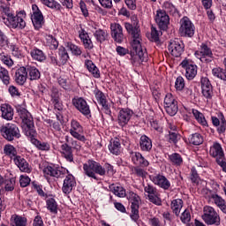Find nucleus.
Returning <instances> with one entry per match:
<instances>
[{
    "label": "nucleus",
    "instance_id": "e433bc0d",
    "mask_svg": "<svg viewBox=\"0 0 226 226\" xmlns=\"http://www.w3.org/2000/svg\"><path fill=\"white\" fill-rule=\"evenodd\" d=\"M61 150L62 154H64L67 162H73V151L72 150V147H70L67 143H64L61 146Z\"/></svg>",
    "mask_w": 226,
    "mask_h": 226
},
{
    "label": "nucleus",
    "instance_id": "4468645a",
    "mask_svg": "<svg viewBox=\"0 0 226 226\" xmlns=\"http://www.w3.org/2000/svg\"><path fill=\"white\" fill-rule=\"evenodd\" d=\"M195 56L201 63H211L213 61V51L206 44L201 45L200 51H196Z\"/></svg>",
    "mask_w": 226,
    "mask_h": 226
},
{
    "label": "nucleus",
    "instance_id": "de8ad7c7",
    "mask_svg": "<svg viewBox=\"0 0 226 226\" xmlns=\"http://www.w3.org/2000/svg\"><path fill=\"white\" fill-rule=\"evenodd\" d=\"M0 80L5 86H9L10 84V72L4 67H0Z\"/></svg>",
    "mask_w": 226,
    "mask_h": 226
},
{
    "label": "nucleus",
    "instance_id": "f3484780",
    "mask_svg": "<svg viewBox=\"0 0 226 226\" xmlns=\"http://www.w3.org/2000/svg\"><path fill=\"white\" fill-rule=\"evenodd\" d=\"M33 10V16H32V22L35 27V29H40L41 26H43V14L41 13V11L38 8V5L33 4L32 5Z\"/></svg>",
    "mask_w": 226,
    "mask_h": 226
},
{
    "label": "nucleus",
    "instance_id": "c03bdc74",
    "mask_svg": "<svg viewBox=\"0 0 226 226\" xmlns=\"http://www.w3.org/2000/svg\"><path fill=\"white\" fill-rule=\"evenodd\" d=\"M94 36L99 43H103L109 38V34L107 30L98 29L94 32Z\"/></svg>",
    "mask_w": 226,
    "mask_h": 226
},
{
    "label": "nucleus",
    "instance_id": "473e14b6",
    "mask_svg": "<svg viewBox=\"0 0 226 226\" xmlns=\"http://www.w3.org/2000/svg\"><path fill=\"white\" fill-rule=\"evenodd\" d=\"M212 123H213L214 126H219L217 128L218 133H225V130H226L225 117L222 116L221 124H220V119H218V117H212Z\"/></svg>",
    "mask_w": 226,
    "mask_h": 226
},
{
    "label": "nucleus",
    "instance_id": "4d7b16f0",
    "mask_svg": "<svg viewBox=\"0 0 226 226\" xmlns=\"http://www.w3.org/2000/svg\"><path fill=\"white\" fill-rule=\"evenodd\" d=\"M67 49L71 50L73 56H80L82 54V49L73 43H67Z\"/></svg>",
    "mask_w": 226,
    "mask_h": 226
},
{
    "label": "nucleus",
    "instance_id": "4be33fe9",
    "mask_svg": "<svg viewBox=\"0 0 226 226\" xmlns=\"http://www.w3.org/2000/svg\"><path fill=\"white\" fill-rule=\"evenodd\" d=\"M200 82L203 96L205 98H211V94H213V85H211V81L207 78H201Z\"/></svg>",
    "mask_w": 226,
    "mask_h": 226
},
{
    "label": "nucleus",
    "instance_id": "c756f323",
    "mask_svg": "<svg viewBox=\"0 0 226 226\" xmlns=\"http://www.w3.org/2000/svg\"><path fill=\"white\" fill-rule=\"evenodd\" d=\"M79 38L83 42L85 49H87L88 50L93 49V41H91V38L86 30L81 29V31H79Z\"/></svg>",
    "mask_w": 226,
    "mask_h": 226
},
{
    "label": "nucleus",
    "instance_id": "7ed1b4c3",
    "mask_svg": "<svg viewBox=\"0 0 226 226\" xmlns=\"http://www.w3.org/2000/svg\"><path fill=\"white\" fill-rule=\"evenodd\" d=\"M83 170L85 176H87V177H92V179H94L95 181H98L99 176H105V168L100 164V162H96L93 160H88L87 162L83 164Z\"/></svg>",
    "mask_w": 226,
    "mask_h": 226
},
{
    "label": "nucleus",
    "instance_id": "8fccbe9b",
    "mask_svg": "<svg viewBox=\"0 0 226 226\" xmlns=\"http://www.w3.org/2000/svg\"><path fill=\"white\" fill-rule=\"evenodd\" d=\"M189 142L190 144H193V146H200L204 142V139L200 133H194L189 138Z\"/></svg>",
    "mask_w": 226,
    "mask_h": 226
},
{
    "label": "nucleus",
    "instance_id": "052dcab7",
    "mask_svg": "<svg viewBox=\"0 0 226 226\" xmlns=\"http://www.w3.org/2000/svg\"><path fill=\"white\" fill-rule=\"evenodd\" d=\"M8 37L0 30V48L6 49V47H8Z\"/></svg>",
    "mask_w": 226,
    "mask_h": 226
},
{
    "label": "nucleus",
    "instance_id": "423d86ee",
    "mask_svg": "<svg viewBox=\"0 0 226 226\" xmlns=\"http://www.w3.org/2000/svg\"><path fill=\"white\" fill-rule=\"evenodd\" d=\"M0 132L6 140L11 142L15 140V139H20V130L16 124H7L4 126H2Z\"/></svg>",
    "mask_w": 226,
    "mask_h": 226
},
{
    "label": "nucleus",
    "instance_id": "2eb2a0df",
    "mask_svg": "<svg viewBox=\"0 0 226 226\" xmlns=\"http://www.w3.org/2000/svg\"><path fill=\"white\" fill-rule=\"evenodd\" d=\"M72 104L83 116H91V109H89V105L84 98L79 97L72 99Z\"/></svg>",
    "mask_w": 226,
    "mask_h": 226
},
{
    "label": "nucleus",
    "instance_id": "338daca9",
    "mask_svg": "<svg viewBox=\"0 0 226 226\" xmlns=\"http://www.w3.org/2000/svg\"><path fill=\"white\" fill-rule=\"evenodd\" d=\"M177 101H176V98H174V95H172V94H167L164 98V107L175 103Z\"/></svg>",
    "mask_w": 226,
    "mask_h": 226
},
{
    "label": "nucleus",
    "instance_id": "2f4dec72",
    "mask_svg": "<svg viewBox=\"0 0 226 226\" xmlns=\"http://www.w3.org/2000/svg\"><path fill=\"white\" fill-rule=\"evenodd\" d=\"M2 117L7 121L13 119V108L9 104H3L1 106Z\"/></svg>",
    "mask_w": 226,
    "mask_h": 226
},
{
    "label": "nucleus",
    "instance_id": "3c124183",
    "mask_svg": "<svg viewBox=\"0 0 226 226\" xmlns=\"http://www.w3.org/2000/svg\"><path fill=\"white\" fill-rule=\"evenodd\" d=\"M47 208L50 213H54L55 215L57 214V202L54 198H50L46 201Z\"/></svg>",
    "mask_w": 226,
    "mask_h": 226
},
{
    "label": "nucleus",
    "instance_id": "09e8293b",
    "mask_svg": "<svg viewBox=\"0 0 226 226\" xmlns=\"http://www.w3.org/2000/svg\"><path fill=\"white\" fill-rule=\"evenodd\" d=\"M165 110L169 116H176L177 114L178 107H177V101L172 102L171 104H168L164 106Z\"/></svg>",
    "mask_w": 226,
    "mask_h": 226
},
{
    "label": "nucleus",
    "instance_id": "f704fd0d",
    "mask_svg": "<svg viewBox=\"0 0 226 226\" xmlns=\"http://www.w3.org/2000/svg\"><path fill=\"white\" fill-rule=\"evenodd\" d=\"M224 69L220 67L214 68L212 70V73L214 77H217V79H221V80H224L226 82V58L223 60Z\"/></svg>",
    "mask_w": 226,
    "mask_h": 226
},
{
    "label": "nucleus",
    "instance_id": "6e6d98bb",
    "mask_svg": "<svg viewBox=\"0 0 226 226\" xmlns=\"http://www.w3.org/2000/svg\"><path fill=\"white\" fill-rule=\"evenodd\" d=\"M170 160L173 165H181L183 163V157H181V154L177 153H174L170 155Z\"/></svg>",
    "mask_w": 226,
    "mask_h": 226
},
{
    "label": "nucleus",
    "instance_id": "0eeeda50",
    "mask_svg": "<svg viewBox=\"0 0 226 226\" xmlns=\"http://www.w3.org/2000/svg\"><path fill=\"white\" fill-rule=\"evenodd\" d=\"M210 155L215 158L216 163L222 167L223 172H226L225 154H223V148L220 143L215 142L210 147Z\"/></svg>",
    "mask_w": 226,
    "mask_h": 226
},
{
    "label": "nucleus",
    "instance_id": "37998d69",
    "mask_svg": "<svg viewBox=\"0 0 226 226\" xmlns=\"http://www.w3.org/2000/svg\"><path fill=\"white\" fill-rule=\"evenodd\" d=\"M183 208V200L177 199L171 201V209L176 216H179L181 209Z\"/></svg>",
    "mask_w": 226,
    "mask_h": 226
},
{
    "label": "nucleus",
    "instance_id": "69168bd1",
    "mask_svg": "<svg viewBox=\"0 0 226 226\" xmlns=\"http://www.w3.org/2000/svg\"><path fill=\"white\" fill-rule=\"evenodd\" d=\"M31 184V178L27 176L22 175L19 179V185L22 188H26V186H29Z\"/></svg>",
    "mask_w": 226,
    "mask_h": 226
},
{
    "label": "nucleus",
    "instance_id": "72a5a7b5",
    "mask_svg": "<svg viewBox=\"0 0 226 226\" xmlns=\"http://www.w3.org/2000/svg\"><path fill=\"white\" fill-rule=\"evenodd\" d=\"M4 154L5 156H8L9 158H11V160H13V161L19 156L17 148H15L13 145H10V144H7L4 147Z\"/></svg>",
    "mask_w": 226,
    "mask_h": 226
},
{
    "label": "nucleus",
    "instance_id": "ea45409f",
    "mask_svg": "<svg viewBox=\"0 0 226 226\" xmlns=\"http://www.w3.org/2000/svg\"><path fill=\"white\" fill-rule=\"evenodd\" d=\"M85 64L88 72L92 73L93 77H94L95 79H100V70H98V67H96V65L93 64V61L86 60Z\"/></svg>",
    "mask_w": 226,
    "mask_h": 226
},
{
    "label": "nucleus",
    "instance_id": "864d4df0",
    "mask_svg": "<svg viewBox=\"0 0 226 226\" xmlns=\"http://www.w3.org/2000/svg\"><path fill=\"white\" fill-rule=\"evenodd\" d=\"M132 174H134V176H137L138 177L144 178L147 176V172L144 170V169H142V167L140 166L132 167Z\"/></svg>",
    "mask_w": 226,
    "mask_h": 226
},
{
    "label": "nucleus",
    "instance_id": "7c9ffc66",
    "mask_svg": "<svg viewBox=\"0 0 226 226\" xmlns=\"http://www.w3.org/2000/svg\"><path fill=\"white\" fill-rule=\"evenodd\" d=\"M0 13L3 22H5L6 19H9L11 15H13L11 11H10V4L3 1L0 2Z\"/></svg>",
    "mask_w": 226,
    "mask_h": 226
},
{
    "label": "nucleus",
    "instance_id": "774afa93",
    "mask_svg": "<svg viewBox=\"0 0 226 226\" xmlns=\"http://www.w3.org/2000/svg\"><path fill=\"white\" fill-rule=\"evenodd\" d=\"M15 226H26V219L24 217L16 216L14 219Z\"/></svg>",
    "mask_w": 226,
    "mask_h": 226
},
{
    "label": "nucleus",
    "instance_id": "f03ea898",
    "mask_svg": "<svg viewBox=\"0 0 226 226\" xmlns=\"http://www.w3.org/2000/svg\"><path fill=\"white\" fill-rule=\"evenodd\" d=\"M18 116L20 117L23 124V129L26 137L30 139V141L34 146H36L41 151H47L49 149V145L47 143H41L36 139V130H34V121L31 113L27 111L24 107L18 106L16 108Z\"/></svg>",
    "mask_w": 226,
    "mask_h": 226
},
{
    "label": "nucleus",
    "instance_id": "b1692460",
    "mask_svg": "<svg viewBox=\"0 0 226 226\" xmlns=\"http://www.w3.org/2000/svg\"><path fill=\"white\" fill-rule=\"evenodd\" d=\"M132 162L134 163V165H137V167H148L149 162L142 156V154L139 152H134L132 154Z\"/></svg>",
    "mask_w": 226,
    "mask_h": 226
},
{
    "label": "nucleus",
    "instance_id": "393cba45",
    "mask_svg": "<svg viewBox=\"0 0 226 226\" xmlns=\"http://www.w3.org/2000/svg\"><path fill=\"white\" fill-rule=\"evenodd\" d=\"M61 94H59V91H57L56 88L52 89L51 93V102L54 105L55 110H58L61 112L63 110V102H61Z\"/></svg>",
    "mask_w": 226,
    "mask_h": 226
},
{
    "label": "nucleus",
    "instance_id": "1a4fd4ad",
    "mask_svg": "<svg viewBox=\"0 0 226 226\" xmlns=\"http://www.w3.org/2000/svg\"><path fill=\"white\" fill-rule=\"evenodd\" d=\"M129 202L131 203V218L134 222L139 220V208L140 207V197L135 192H130Z\"/></svg>",
    "mask_w": 226,
    "mask_h": 226
},
{
    "label": "nucleus",
    "instance_id": "6e6552de",
    "mask_svg": "<svg viewBox=\"0 0 226 226\" xmlns=\"http://www.w3.org/2000/svg\"><path fill=\"white\" fill-rule=\"evenodd\" d=\"M179 34L185 38H192L195 34V25L192 23L188 17H184L180 20Z\"/></svg>",
    "mask_w": 226,
    "mask_h": 226
},
{
    "label": "nucleus",
    "instance_id": "c9c22d12",
    "mask_svg": "<svg viewBox=\"0 0 226 226\" xmlns=\"http://www.w3.org/2000/svg\"><path fill=\"white\" fill-rule=\"evenodd\" d=\"M109 190L114 193V195H117V197H126V190H124V188L120 185L112 184L109 185Z\"/></svg>",
    "mask_w": 226,
    "mask_h": 226
},
{
    "label": "nucleus",
    "instance_id": "58836bf2",
    "mask_svg": "<svg viewBox=\"0 0 226 226\" xmlns=\"http://www.w3.org/2000/svg\"><path fill=\"white\" fill-rule=\"evenodd\" d=\"M109 149L112 154H119L121 153V142L118 139H111Z\"/></svg>",
    "mask_w": 226,
    "mask_h": 226
},
{
    "label": "nucleus",
    "instance_id": "5fc2aeb1",
    "mask_svg": "<svg viewBox=\"0 0 226 226\" xmlns=\"http://www.w3.org/2000/svg\"><path fill=\"white\" fill-rule=\"evenodd\" d=\"M59 56H60V63L61 64H66L68 59H70V56L68 55V51L66 49L62 48L59 49Z\"/></svg>",
    "mask_w": 226,
    "mask_h": 226
},
{
    "label": "nucleus",
    "instance_id": "4c0bfd02",
    "mask_svg": "<svg viewBox=\"0 0 226 226\" xmlns=\"http://www.w3.org/2000/svg\"><path fill=\"white\" fill-rule=\"evenodd\" d=\"M211 199H213L215 204L226 215V202L223 198L219 196L218 194H212Z\"/></svg>",
    "mask_w": 226,
    "mask_h": 226
},
{
    "label": "nucleus",
    "instance_id": "49530a36",
    "mask_svg": "<svg viewBox=\"0 0 226 226\" xmlns=\"http://www.w3.org/2000/svg\"><path fill=\"white\" fill-rule=\"evenodd\" d=\"M166 139L170 144L176 146L179 140H181V135L177 132H169V134L166 136Z\"/></svg>",
    "mask_w": 226,
    "mask_h": 226
},
{
    "label": "nucleus",
    "instance_id": "c85d7f7f",
    "mask_svg": "<svg viewBox=\"0 0 226 226\" xmlns=\"http://www.w3.org/2000/svg\"><path fill=\"white\" fill-rule=\"evenodd\" d=\"M139 147L141 151L149 152L153 149V141L149 137L146 135H142L139 139Z\"/></svg>",
    "mask_w": 226,
    "mask_h": 226
},
{
    "label": "nucleus",
    "instance_id": "9b49d317",
    "mask_svg": "<svg viewBox=\"0 0 226 226\" xmlns=\"http://www.w3.org/2000/svg\"><path fill=\"white\" fill-rule=\"evenodd\" d=\"M180 66L185 70V77L187 80H193L197 77V65L193 64V62L190 59H184L180 64Z\"/></svg>",
    "mask_w": 226,
    "mask_h": 226
},
{
    "label": "nucleus",
    "instance_id": "f257e3e1",
    "mask_svg": "<svg viewBox=\"0 0 226 226\" xmlns=\"http://www.w3.org/2000/svg\"><path fill=\"white\" fill-rule=\"evenodd\" d=\"M124 27L132 38L130 53L131 63L133 66H140L142 63L147 61V52L146 49L142 48V44H140V29L137 25L133 26V25L130 23H124Z\"/></svg>",
    "mask_w": 226,
    "mask_h": 226
},
{
    "label": "nucleus",
    "instance_id": "cd10ccee",
    "mask_svg": "<svg viewBox=\"0 0 226 226\" xmlns=\"http://www.w3.org/2000/svg\"><path fill=\"white\" fill-rule=\"evenodd\" d=\"M45 176H51L52 177H64V173L59 168L48 166L43 169Z\"/></svg>",
    "mask_w": 226,
    "mask_h": 226
},
{
    "label": "nucleus",
    "instance_id": "f8f14e48",
    "mask_svg": "<svg viewBox=\"0 0 226 226\" xmlns=\"http://www.w3.org/2000/svg\"><path fill=\"white\" fill-rule=\"evenodd\" d=\"M169 50L173 57H181L185 52V43L179 39L171 41L169 44Z\"/></svg>",
    "mask_w": 226,
    "mask_h": 226
},
{
    "label": "nucleus",
    "instance_id": "a19ab883",
    "mask_svg": "<svg viewBox=\"0 0 226 226\" xmlns=\"http://www.w3.org/2000/svg\"><path fill=\"white\" fill-rule=\"evenodd\" d=\"M26 72L30 80H38L41 77L40 71L34 66H27Z\"/></svg>",
    "mask_w": 226,
    "mask_h": 226
},
{
    "label": "nucleus",
    "instance_id": "bb28decb",
    "mask_svg": "<svg viewBox=\"0 0 226 226\" xmlns=\"http://www.w3.org/2000/svg\"><path fill=\"white\" fill-rule=\"evenodd\" d=\"M132 110L128 109H121L118 114V123L120 126L128 124L130 119H132Z\"/></svg>",
    "mask_w": 226,
    "mask_h": 226
},
{
    "label": "nucleus",
    "instance_id": "680f3d73",
    "mask_svg": "<svg viewBox=\"0 0 226 226\" xmlns=\"http://www.w3.org/2000/svg\"><path fill=\"white\" fill-rule=\"evenodd\" d=\"M160 36H162V31L156 30V27H151V38L154 41H159Z\"/></svg>",
    "mask_w": 226,
    "mask_h": 226
},
{
    "label": "nucleus",
    "instance_id": "6ab92c4d",
    "mask_svg": "<svg viewBox=\"0 0 226 226\" xmlns=\"http://www.w3.org/2000/svg\"><path fill=\"white\" fill-rule=\"evenodd\" d=\"M75 186H77L75 177H73V175H67L64 180L62 191L68 195V193H72V191Z\"/></svg>",
    "mask_w": 226,
    "mask_h": 226
},
{
    "label": "nucleus",
    "instance_id": "e2e57ef3",
    "mask_svg": "<svg viewBox=\"0 0 226 226\" xmlns=\"http://www.w3.org/2000/svg\"><path fill=\"white\" fill-rule=\"evenodd\" d=\"M175 87L177 91H183V89H185V79H183V77L177 78Z\"/></svg>",
    "mask_w": 226,
    "mask_h": 226
},
{
    "label": "nucleus",
    "instance_id": "aec40b11",
    "mask_svg": "<svg viewBox=\"0 0 226 226\" xmlns=\"http://www.w3.org/2000/svg\"><path fill=\"white\" fill-rule=\"evenodd\" d=\"M151 181L157 185V186H160V188H162V190H169L170 188V182L163 175H155L151 177Z\"/></svg>",
    "mask_w": 226,
    "mask_h": 226
},
{
    "label": "nucleus",
    "instance_id": "20e7f679",
    "mask_svg": "<svg viewBox=\"0 0 226 226\" xmlns=\"http://www.w3.org/2000/svg\"><path fill=\"white\" fill-rule=\"evenodd\" d=\"M201 218L205 222V223H207V225L220 226V224L222 223L220 215L216 213V210H215L213 207H204Z\"/></svg>",
    "mask_w": 226,
    "mask_h": 226
},
{
    "label": "nucleus",
    "instance_id": "5701e85b",
    "mask_svg": "<svg viewBox=\"0 0 226 226\" xmlns=\"http://www.w3.org/2000/svg\"><path fill=\"white\" fill-rule=\"evenodd\" d=\"M94 95L97 100V102L102 105L103 110H105V113L108 115H110V106H109V103H107V99L105 98V94H102L100 90L94 91Z\"/></svg>",
    "mask_w": 226,
    "mask_h": 226
},
{
    "label": "nucleus",
    "instance_id": "a878e982",
    "mask_svg": "<svg viewBox=\"0 0 226 226\" xmlns=\"http://www.w3.org/2000/svg\"><path fill=\"white\" fill-rule=\"evenodd\" d=\"M15 165L19 168L21 172H26L29 174L31 172V166H29V162L24 159V157L19 155L13 160Z\"/></svg>",
    "mask_w": 226,
    "mask_h": 226
},
{
    "label": "nucleus",
    "instance_id": "ddd939ff",
    "mask_svg": "<svg viewBox=\"0 0 226 226\" xmlns=\"http://www.w3.org/2000/svg\"><path fill=\"white\" fill-rule=\"evenodd\" d=\"M155 22L159 26V28L162 29V31H167L170 22V18L169 17V14H167V11L163 10H158L155 15Z\"/></svg>",
    "mask_w": 226,
    "mask_h": 226
},
{
    "label": "nucleus",
    "instance_id": "bf43d9fd",
    "mask_svg": "<svg viewBox=\"0 0 226 226\" xmlns=\"http://www.w3.org/2000/svg\"><path fill=\"white\" fill-rule=\"evenodd\" d=\"M4 188L6 192H13L15 190V178H10L4 180Z\"/></svg>",
    "mask_w": 226,
    "mask_h": 226
},
{
    "label": "nucleus",
    "instance_id": "a18cd8bd",
    "mask_svg": "<svg viewBox=\"0 0 226 226\" xmlns=\"http://www.w3.org/2000/svg\"><path fill=\"white\" fill-rule=\"evenodd\" d=\"M42 4L48 6V8H51V10H55V11H61V4L57 3L55 0H41Z\"/></svg>",
    "mask_w": 226,
    "mask_h": 226
},
{
    "label": "nucleus",
    "instance_id": "39448f33",
    "mask_svg": "<svg viewBox=\"0 0 226 226\" xmlns=\"http://www.w3.org/2000/svg\"><path fill=\"white\" fill-rule=\"evenodd\" d=\"M26 11H21L18 13V15L11 14L9 19H5L4 24L7 26V27H11L12 29H24L26 27Z\"/></svg>",
    "mask_w": 226,
    "mask_h": 226
},
{
    "label": "nucleus",
    "instance_id": "dca6fc26",
    "mask_svg": "<svg viewBox=\"0 0 226 226\" xmlns=\"http://www.w3.org/2000/svg\"><path fill=\"white\" fill-rule=\"evenodd\" d=\"M71 126V135L73 136L74 139H77V140H80V142H86V136L80 134L82 132V125H80L77 120H72Z\"/></svg>",
    "mask_w": 226,
    "mask_h": 226
},
{
    "label": "nucleus",
    "instance_id": "0e129e2a",
    "mask_svg": "<svg viewBox=\"0 0 226 226\" xmlns=\"http://www.w3.org/2000/svg\"><path fill=\"white\" fill-rule=\"evenodd\" d=\"M180 220L183 223H189L190 220H192L190 211L185 210L180 216Z\"/></svg>",
    "mask_w": 226,
    "mask_h": 226
},
{
    "label": "nucleus",
    "instance_id": "412c9836",
    "mask_svg": "<svg viewBox=\"0 0 226 226\" xmlns=\"http://www.w3.org/2000/svg\"><path fill=\"white\" fill-rule=\"evenodd\" d=\"M14 79L19 86H24L27 80V69L22 66L16 70Z\"/></svg>",
    "mask_w": 226,
    "mask_h": 226
},
{
    "label": "nucleus",
    "instance_id": "79ce46f5",
    "mask_svg": "<svg viewBox=\"0 0 226 226\" xmlns=\"http://www.w3.org/2000/svg\"><path fill=\"white\" fill-rule=\"evenodd\" d=\"M30 54L33 59L39 61L40 63L45 61L46 59L45 53H43L42 50L38 49V48L32 49Z\"/></svg>",
    "mask_w": 226,
    "mask_h": 226
},
{
    "label": "nucleus",
    "instance_id": "a211bd4d",
    "mask_svg": "<svg viewBox=\"0 0 226 226\" xmlns=\"http://www.w3.org/2000/svg\"><path fill=\"white\" fill-rule=\"evenodd\" d=\"M111 36L117 43H123L124 40V35L123 34V26L117 23L111 24Z\"/></svg>",
    "mask_w": 226,
    "mask_h": 226
},
{
    "label": "nucleus",
    "instance_id": "13d9d810",
    "mask_svg": "<svg viewBox=\"0 0 226 226\" xmlns=\"http://www.w3.org/2000/svg\"><path fill=\"white\" fill-rule=\"evenodd\" d=\"M47 43L50 47V49H52L53 50H56V49L59 47V42L52 35H49L47 37Z\"/></svg>",
    "mask_w": 226,
    "mask_h": 226
},
{
    "label": "nucleus",
    "instance_id": "603ef678",
    "mask_svg": "<svg viewBox=\"0 0 226 226\" xmlns=\"http://www.w3.org/2000/svg\"><path fill=\"white\" fill-rule=\"evenodd\" d=\"M192 114H193L195 119H197V121L199 123H200V124H202L203 126L207 125V121H206V118L204 117V115L202 113H200L197 109H192Z\"/></svg>",
    "mask_w": 226,
    "mask_h": 226
},
{
    "label": "nucleus",
    "instance_id": "9d476101",
    "mask_svg": "<svg viewBox=\"0 0 226 226\" xmlns=\"http://www.w3.org/2000/svg\"><path fill=\"white\" fill-rule=\"evenodd\" d=\"M143 187L145 193H147L148 200H150L152 204L160 206L162 204V200L158 197V189L150 183L143 184Z\"/></svg>",
    "mask_w": 226,
    "mask_h": 226
}]
</instances>
